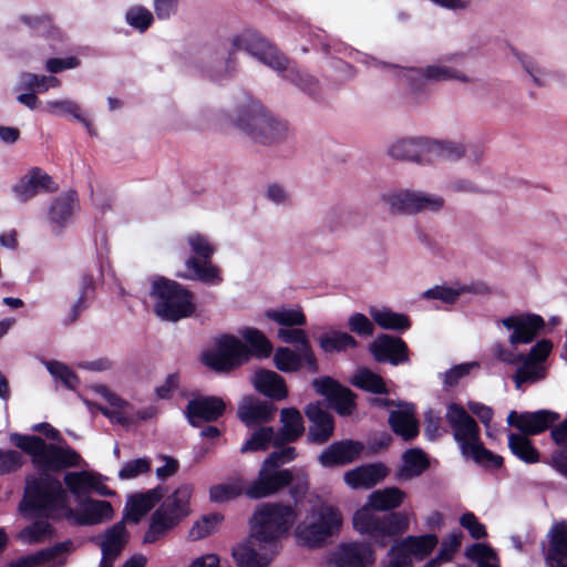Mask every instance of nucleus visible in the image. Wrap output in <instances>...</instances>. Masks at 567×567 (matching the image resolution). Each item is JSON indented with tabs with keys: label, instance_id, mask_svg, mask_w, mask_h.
I'll return each mask as SVG.
<instances>
[{
	"label": "nucleus",
	"instance_id": "obj_52",
	"mask_svg": "<svg viewBox=\"0 0 567 567\" xmlns=\"http://www.w3.org/2000/svg\"><path fill=\"white\" fill-rule=\"evenodd\" d=\"M274 363L281 372H296L301 367V357L290 348L280 347L275 352Z\"/></svg>",
	"mask_w": 567,
	"mask_h": 567
},
{
	"label": "nucleus",
	"instance_id": "obj_2",
	"mask_svg": "<svg viewBox=\"0 0 567 567\" xmlns=\"http://www.w3.org/2000/svg\"><path fill=\"white\" fill-rule=\"evenodd\" d=\"M246 51L258 59L264 64L276 71H284V78L289 80L300 90L317 100L320 96V85L318 80L308 73H303L296 68L289 66V59L272 43L261 37L258 32L247 29L229 40V45L225 42L219 43L214 49V61L225 63L224 74H210L214 81L229 79L236 68V53Z\"/></svg>",
	"mask_w": 567,
	"mask_h": 567
},
{
	"label": "nucleus",
	"instance_id": "obj_26",
	"mask_svg": "<svg viewBox=\"0 0 567 567\" xmlns=\"http://www.w3.org/2000/svg\"><path fill=\"white\" fill-rule=\"evenodd\" d=\"M389 474L385 464L378 462L357 466L343 475L344 483L353 488H372L382 482Z\"/></svg>",
	"mask_w": 567,
	"mask_h": 567
},
{
	"label": "nucleus",
	"instance_id": "obj_9",
	"mask_svg": "<svg viewBox=\"0 0 567 567\" xmlns=\"http://www.w3.org/2000/svg\"><path fill=\"white\" fill-rule=\"evenodd\" d=\"M389 154L396 159L430 163L435 158L456 161L465 154L461 143L447 141H431L429 138H402L394 143Z\"/></svg>",
	"mask_w": 567,
	"mask_h": 567
},
{
	"label": "nucleus",
	"instance_id": "obj_11",
	"mask_svg": "<svg viewBox=\"0 0 567 567\" xmlns=\"http://www.w3.org/2000/svg\"><path fill=\"white\" fill-rule=\"evenodd\" d=\"M245 343L231 334H224L216 340L215 348L202 353L204 365L217 373H229L245 362Z\"/></svg>",
	"mask_w": 567,
	"mask_h": 567
},
{
	"label": "nucleus",
	"instance_id": "obj_3",
	"mask_svg": "<svg viewBox=\"0 0 567 567\" xmlns=\"http://www.w3.org/2000/svg\"><path fill=\"white\" fill-rule=\"evenodd\" d=\"M405 493L399 487H385L369 496L368 505L353 515V527L360 534L368 535L380 547L388 546L391 538L401 536L409 528V518L404 513L391 512L377 515L373 511H392L401 506Z\"/></svg>",
	"mask_w": 567,
	"mask_h": 567
},
{
	"label": "nucleus",
	"instance_id": "obj_58",
	"mask_svg": "<svg viewBox=\"0 0 567 567\" xmlns=\"http://www.w3.org/2000/svg\"><path fill=\"white\" fill-rule=\"evenodd\" d=\"M241 494H245V489L239 485L231 483L217 484L212 486L209 489L210 501L215 503L228 502L237 498Z\"/></svg>",
	"mask_w": 567,
	"mask_h": 567
},
{
	"label": "nucleus",
	"instance_id": "obj_38",
	"mask_svg": "<svg viewBox=\"0 0 567 567\" xmlns=\"http://www.w3.org/2000/svg\"><path fill=\"white\" fill-rule=\"evenodd\" d=\"M63 483L73 496L80 498L89 495L92 488H96V475L89 471L68 472Z\"/></svg>",
	"mask_w": 567,
	"mask_h": 567
},
{
	"label": "nucleus",
	"instance_id": "obj_64",
	"mask_svg": "<svg viewBox=\"0 0 567 567\" xmlns=\"http://www.w3.org/2000/svg\"><path fill=\"white\" fill-rule=\"evenodd\" d=\"M460 524L467 529L471 537L474 539H482L487 536L485 525L480 523L478 518L472 512L464 513L460 518Z\"/></svg>",
	"mask_w": 567,
	"mask_h": 567
},
{
	"label": "nucleus",
	"instance_id": "obj_56",
	"mask_svg": "<svg viewBox=\"0 0 567 567\" xmlns=\"http://www.w3.org/2000/svg\"><path fill=\"white\" fill-rule=\"evenodd\" d=\"M224 516L219 513H213L203 518L199 522H196L195 525L189 530V536L193 539H202L213 534L217 526L223 520Z\"/></svg>",
	"mask_w": 567,
	"mask_h": 567
},
{
	"label": "nucleus",
	"instance_id": "obj_55",
	"mask_svg": "<svg viewBox=\"0 0 567 567\" xmlns=\"http://www.w3.org/2000/svg\"><path fill=\"white\" fill-rule=\"evenodd\" d=\"M125 20L134 29L145 32L152 25L154 17L148 9L136 6L127 10Z\"/></svg>",
	"mask_w": 567,
	"mask_h": 567
},
{
	"label": "nucleus",
	"instance_id": "obj_49",
	"mask_svg": "<svg viewBox=\"0 0 567 567\" xmlns=\"http://www.w3.org/2000/svg\"><path fill=\"white\" fill-rule=\"evenodd\" d=\"M437 543L439 538L435 534L408 536L403 542V547L406 549L408 553L423 558L429 556L433 551Z\"/></svg>",
	"mask_w": 567,
	"mask_h": 567
},
{
	"label": "nucleus",
	"instance_id": "obj_27",
	"mask_svg": "<svg viewBox=\"0 0 567 567\" xmlns=\"http://www.w3.org/2000/svg\"><path fill=\"white\" fill-rule=\"evenodd\" d=\"M163 498L162 487H155L143 493L130 495L122 520L138 523Z\"/></svg>",
	"mask_w": 567,
	"mask_h": 567
},
{
	"label": "nucleus",
	"instance_id": "obj_28",
	"mask_svg": "<svg viewBox=\"0 0 567 567\" xmlns=\"http://www.w3.org/2000/svg\"><path fill=\"white\" fill-rule=\"evenodd\" d=\"M281 427L276 432V447L296 443L305 434V422L297 408L280 411Z\"/></svg>",
	"mask_w": 567,
	"mask_h": 567
},
{
	"label": "nucleus",
	"instance_id": "obj_37",
	"mask_svg": "<svg viewBox=\"0 0 567 567\" xmlns=\"http://www.w3.org/2000/svg\"><path fill=\"white\" fill-rule=\"evenodd\" d=\"M44 110L56 116L71 115L74 120L85 126L90 135H95L93 125L89 118L83 115L81 106L71 100L48 101Z\"/></svg>",
	"mask_w": 567,
	"mask_h": 567
},
{
	"label": "nucleus",
	"instance_id": "obj_36",
	"mask_svg": "<svg viewBox=\"0 0 567 567\" xmlns=\"http://www.w3.org/2000/svg\"><path fill=\"white\" fill-rule=\"evenodd\" d=\"M127 543V530L124 520L115 523L104 533V538L100 544L104 556L117 558Z\"/></svg>",
	"mask_w": 567,
	"mask_h": 567
},
{
	"label": "nucleus",
	"instance_id": "obj_62",
	"mask_svg": "<svg viewBox=\"0 0 567 567\" xmlns=\"http://www.w3.org/2000/svg\"><path fill=\"white\" fill-rule=\"evenodd\" d=\"M348 326L351 332L359 337H372L374 333V324L363 313L355 312L349 317Z\"/></svg>",
	"mask_w": 567,
	"mask_h": 567
},
{
	"label": "nucleus",
	"instance_id": "obj_48",
	"mask_svg": "<svg viewBox=\"0 0 567 567\" xmlns=\"http://www.w3.org/2000/svg\"><path fill=\"white\" fill-rule=\"evenodd\" d=\"M265 316L282 327H303L307 324V318L301 308L297 309H269Z\"/></svg>",
	"mask_w": 567,
	"mask_h": 567
},
{
	"label": "nucleus",
	"instance_id": "obj_25",
	"mask_svg": "<svg viewBox=\"0 0 567 567\" xmlns=\"http://www.w3.org/2000/svg\"><path fill=\"white\" fill-rule=\"evenodd\" d=\"M276 411V405L270 401L245 396L238 406L237 415L247 427L264 426L274 420Z\"/></svg>",
	"mask_w": 567,
	"mask_h": 567
},
{
	"label": "nucleus",
	"instance_id": "obj_59",
	"mask_svg": "<svg viewBox=\"0 0 567 567\" xmlns=\"http://www.w3.org/2000/svg\"><path fill=\"white\" fill-rule=\"evenodd\" d=\"M20 21L30 28L38 35H50L53 27V19L50 14L27 16L22 14Z\"/></svg>",
	"mask_w": 567,
	"mask_h": 567
},
{
	"label": "nucleus",
	"instance_id": "obj_53",
	"mask_svg": "<svg viewBox=\"0 0 567 567\" xmlns=\"http://www.w3.org/2000/svg\"><path fill=\"white\" fill-rule=\"evenodd\" d=\"M520 362H523L522 367L514 374L516 389H519L524 383L536 382L544 378L543 368L539 364L527 359H523Z\"/></svg>",
	"mask_w": 567,
	"mask_h": 567
},
{
	"label": "nucleus",
	"instance_id": "obj_24",
	"mask_svg": "<svg viewBox=\"0 0 567 567\" xmlns=\"http://www.w3.org/2000/svg\"><path fill=\"white\" fill-rule=\"evenodd\" d=\"M59 188L53 178L40 167H32L28 174L23 175L12 187L17 198L25 203L38 195L40 192L53 193Z\"/></svg>",
	"mask_w": 567,
	"mask_h": 567
},
{
	"label": "nucleus",
	"instance_id": "obj_7",
	"mask_svg": "<svg viewBox=\"0 0 567 567\" xmlns=\"http://www.w3.org/2000/svg\"><path fill=\"white\" fill-rule=\"evenodd\" d=\"M192 494L193 486L183 484L164 499L151 516L150 526L143 536L144 544L156 543L189 514Z\"/></svg>",
	"mask_w": 567,
	"mask_h": 567
},
{
	"label": "nucleus",
	"instance_id": "obj_43",
	"mask_svg": "<svg viewBox=\"0 0 567 567\" xmlns=\"http://www.w3.org/2000/svg\"><path fill=\"white\" fill-rule=\"evenodd\" d=\"M352 385L373 394H388L389 389L383 378L368 368L360 369L351 380Z\"/></svg>",
	"mask_w": 567,
	"mask_h": 567
},
{
	"label": "nucleus",
	"instance_id": "obj_32",
	"mask_svg": "<svg viewBox=\"0 0 567 567\" xmlns=\"http://www.w3.org/2000/svg\"><path fill=\"white\" fill-rule=\"evenodd\" d=\"M255 389L265 396L281 401L288 396V389L285 379L278 373L261 369L254 377Z\"/></svg>",
	"mask_w": 567,
	"mask_h": 567
},
{
	"label": "nucleus",
	"instance_id": "obj_34",
	"mask_svg": "<svg viewBox=\"0 0 567 567\" xmlns=\"http://www.w3.org/2000/svg\"><path fill=\"white\" fill-rule=\"evenodd\" d=\"M430 467V460L425 452L419 447L406 450L402 454V465L398 471V477L411 480L420 476Z\"/></svg>",
	"mask_w": 567,
	"mask_h": 567
},
{
	"label": "nucleus",
	"instance_id": "obj_44",
	"mask_svg": "<svg viewBox=\"0 0 567 567\" xmlns=\"http://www.w3.org/2000/svg\"><path fill=\"white\" fill-rule=\"evenodd\" d=\"M270 445L276 447V431L272 426H258L240 447V453L264 452Z\"/></svg>",
	"mask_w": 567,
	"mask_h": 567
},
{
	"label": "nucleus",
	"instance_id": "obj_22",
	"mask_svg": "<svg viewBox=\"0 0 567 567\" xmlns=\"http://www.w3.org/2000/svg\"><path fill=\"white\" fill-rule=\"evenodd\" d=\"M370 352L379 363L400 365L409 361V347L400 338L386 333L379 334L370 344Z\"/></svg>",
	"mask_w": 567,
	"mask_h": 567
},
{
	"label": "nucleus",
	"instance_id": "obj_30",
	"mask_svg": "<svg viewBox=\"0 0 567 567\" xmlns=\"http://www.w3.org/2000/svg\"><path fill=\"white\" fill-rule=\"evenodd\" d=\"M548 547L545 554L548 567H567V525L555 523L548 534Z\"/></svg>",
	"mask_w": 567,
	"mask_h": 567
},
{
	"label": "nucleus",
	"instance_id": "obj_4",
	"mask_svg": "<svg viewBox=\"0 0 567 567\" xmlns=\"http://www.w3.org/2000/svg\"><path fill=\"white\" fill-rule=\"evenodd\" d=\"M298 514L290 504L264 503L251 519L252 537L261 545L277 547L279 539L287 534L297 520Z\"/></svg>",
	"mask_w": 567,
	"mask_h": 567
},
{
	"label": "nucleus",
	"instance_id": "obj_15",
	"mask_svg": "<svg viewBox=\"0 0 567 567\" xmlns=\"http://www.w3.org/2000/svg\"><path fill=\"white\" fill-rule=\"evenodd\" d=\"M113 515L110 502L86 497L79 502V511L68 504L62 517L74 526H93L111 519Z\"/></svg>",
	"mask_w": 567,
	"mask_h": 567
},
{
	"label": "nucleus",
	"instance_id": "obj_5",
	"mask_svg": "<svg viewBox=\"0 0 567 567\" xmlns=\"http://www.w3.org/2000/svg\"><path fill=\"white\" fill-rule=\"evenodd\" d=\"M235 125L252 141L264 145L279 142L287 133V125L275 118L254 99L238 107Z\"/></svg>",
	"mask_w": 567,
	"mask_h": 567
},
{
	"label": "nucleus",
	"instance_id": "obj_29",
	"mask_svg": "<svg viewBox=\"0 0 567 567\" xmlns=\"http://www.w3.org/2000/svg\"><path fill=\"white\" fill-rule=\"evenodd\" d=\"M388 423L392 432L405 442H411L419 436L420 422L415 417L413 404H404V409L391 411Z\"/></svg>",
	"mask_w": 567,
	"mask_h": 567
},
{
	"label": "nucleus",
	"instance_id": "obj_41",
	"mask_svg": "<svg viewBox=\"0 0 567 567\" xmlns=\"http://www.w3.org/2000/svg\"><path fill=\"white\" fill-rule=\"evenodd\" d=\"M94 293L95 282L93 275L90 272H84L81 277L80 296L76 302L71 308L68 319L64 320V324H71L79 319L81 312L87 307L86 301L89 299H92L94 297Z\"/></svg>",
	"mask_w": 567,
	"mask_h": 567
},
{
	"label": "nucleus",
	"instance_id": "obj_8",
	"mask_svg": "<svg viewBox=\"0 0 567 567\" xmlns=\"http://www.w3.org/2000/svg\"><path fill=\"white\" fill-rule=\"evenodd\" d=\"M342 515L338 507L329 504L312 506L306 519L296 528L300 544L308 548H321L339 533Z\"/></svg>",
	"mask_w": 567,
	"mask_h": 567
},
{
	"label": "nucleus",
	"instance_id": "obj_23",
	"mask_svg": "<svg viewBox=\"0 0 567 567\" xmlns=\"http://www.w3.org/2000/svg\"><path fill=\"white\" fill-rule=\"evenodd\" d=\"M558 419V413L548 410L523 413L511 411L507 416V423L509 426L516 427L527 436L537 435L547 431Z\"/></svg>",
	"mask_w": 567,
	"mask_h": 567
},
{
	"label": "nucleus",
	"instance_id": "obj_46",
	"mask_svg": "<svg viewBox=\"0 0 567 567\" xmlns=\"http://www.w3.org/2000/svg\"><path fill=\"white\" fill-rule=\"evenodd\" d=\"M54 535V527L47 520L38 519L22 528L18 539L25 544H40Z\"/></svg>",
	"mask_w": 567,
	"mask_h": 567
},
{
	"label": "nucleus",
	"instance_id": "obj_12",
	"mask_svg": "<svg viewBox=\"0 0 567 567\" xmlns=\"http://www.w3.org/2000/svg\"><path fill=\"white\" fill-rule=\"evenodd\" d=\"M315 391L327 399L328 404L339 415L349 416L357 408V394L331 377H321L312 381Z\"/></svg>",
	"mask_w": 567,
	"mask_h": 567
},
{
	"label": "nucleus",
	"instance_id": "obj_31",
	"mask_svg": "<svg viewBox=\"0 0 567 567\" xmlns=\"http://www.w3.org/2000/svg\"><path fill=\"white\" fill-rule=\"evenodd\" d=\"M374 563V553L369 544L342 545L337 555V567H368Z\"/></svg>",
	"mask_w": 567,
	"mask_h": 567
},
{
	"label": "nucleus",
	"instance_id": "obj_33",
	"mask_svg": "<svg viewBox=\"0 0 567 567\" xmlns=\"http://www.w3.org/2000/svg\"><path fill=\"white\" fill-rule=\"evenodd\" d=\"M243 339L245 340V355L243 357L244 362H248L250 358L267 359L270 357L274 350L271 341L266 334L257 328H245L240 331Z\"/></svg>",
	"mask_w": 567,
	"mask_h": 567
},
{
	"label": "nucleus",
	"instance_id": "obj_10",
	"mask_svg": "<svg viewBox=\"0 0 567 567\" xmlns=\"http://www.w3.org/2000/svg\"><path fill=\"white\" fill-rule=\"evenodd\" d=\"M187 243L194 256L186 262V271L176 272V277L184 280H198L207 285H219L223 281L220 270L212 264V257L215 252V246L208 238L199 233L187 237Z\"/></svg>",
	"mask_w": 567,
	"mask_h": 567
},
{
	"label": "nucleus",
	"instance_id": "obj_61",
	"mask_svg": "<svg viewBox=\"0 0 567 567\" xmlns=\"http://www.w3.org/2000/svg\"><path fill=\"white\" fill-rule=\"evenodd\" d=\"M148 472H151L150 458L141 457L126 462L120 470L118 477L121 480H132Z\"/></svg>",
	"mask_w": 567,
	"mask_h": 567
},
{
	"label": "nucleus",
	"instance_id": "obj_50",
	"mask_svg": "<svg viewBox=\"0 0 567 567\" xmlns=\"http://www.w3.org/2000/svg\"><path fill=\"white\" fill-rule=\"evenodd\" d=\"M463 534L461 530H456L451 533L446 538H444L441 543V548L435 558L430 561L432 567L440 565L441 563L451 561L454 557V554L457 551L462 544Z\"/></svg>",
	"mask_w": 567,
	"mask_h": 567
},
{
	"label": "nucleus",
	"instance_id": "obj_20",
	"mask_svg": "<svg viewBox=\"0 0 567 567\" xmlns=\"http://www.w3.org/2000/svg\"><path fill=\"white\" fill-rule=\"evenodd\" d=\"M363 451L364 444L361 441H334L318 455V462L324 468L341 467L358 461Z\"/></svg>",
	"mask_w": 567,
	"mask_h": 567
},
{
	"label": "nucleus",
	"instance_id": "obj_1",
	"mask_svg": "<svg viewBox=\"0 0 567 567\" xmlns=\"http://www.w3.org/2000/svg\"><path fill=\"white\" fill-rule=\"evenodd\" d=\"M10 443L31 457L38 475L25 478L23 497L19 504L25 517H45L58 520L56 512H64L69 496L59 478L53 476L64 470L79 467L82 456L70 445L47 443L38 435L10 434Z\"/></svg>",
	"mask_w": 567,
	"mask_h": 567
},
{
	"label": "nucleus",
	"instance_id": "obj_13",
	"mask_svg": "<svg viewBox=\"0 0 567 567\" xmlns=\"http://www.w3.org/2000/svg\"><path fill=\"white\" fill-rule=\"evenodd\" d=\"M445 419L453 431L454 440L460 444L462 454L481 439L477 422L463 405L452 402L447 405Z\"/></svg>",
	"mask_w": 567,
	"mask_h": 567
},
{
	"label": "nucleus",
	"instance_id": "obj_14",
	"mask_svg": "<svg viewBox=\"0 0 567 567\" xmlns=\"http://www.w3.org/2000/svg\"><path fill=\"white\" fill-rule=\"evenodd\" d=\"M392 213L416 214L422 210L436 212L444 205L442 197L430 196L424 193L400 190L382 196Z\"/></svg>",
	"mask_w": 567,
	"mask_h": 567
},
{
	"label": "nucleus",
	"instance_id": "obj_17",
	"mask_svg": "<svg viewBox=\"0 0 567 567\" xmlns=\"http://www.w3.org/2000/svg\"><path fill=\"white\" fill-rule=\"evenodd\" d=\"M405 78L411 92L415 95L426 93L429 82L458 80L467 82L468 78L460 71L445 65H429L426 68L410 69Z\"/></svg>",
	"mask_w": 567,
	"mask_h": 567
},
{
	"label": "nucleus",
	"instance_id": "obj_6",
	"mask_svg": "<svg viewBox=\"0 0 567 567\" xmlns=\"http://www.w3.org/2000/svg\"><path fill=\"white\" fill-rule=\"evenodd\" d=\"M151 296L156 300L154 312L163 320L176 322L192 317L196 310L194 293L179 282L165 277L153 280Z\"/></svg>",
	"mask_w": 567,
	"mask_h": 567
},
{
	"label": "nucleus",
	"instance_id": "obj_16",
	"mask_svg": "<svg viewBox=\"0 0 567 567\" xmlns=\"http://www.w3.org/2000/svg\"><path fill=\"white\" fill-rule=\"evenodd\" d=\"M227 403L217 395H198L188 401L185 408V416L193 427H199L203 423H214L225 415Z\"/></svg>",
	"mask_w": 567,
	"mask_h": 567
},
{
	"label": "nucleus",
	"instance_id": "obj_42",
	"mask_svg": "<svg viewBox=\"0 0 567 567\" xmlns=\"http://www.w3.org/2000/svg\"><path fill=\"white\" fill-rule=\"evenodd\" d=\"M508 447L511 452L520 461L534 464L539 461V452L534 446L533 442L526 436L520 434L511 433L508 436Z\"/></svg>",
	"mask_w": 567,
	"mask_h": 567
},
{
	"label": "nucleus",
	"instance_id": "obj_51",
	"mask_svg": "<svg viewBox=\"0 0 567 567\" xmlns=\"http://www.w3.org/2000/svg\"><path fill=\"white\" fill-rule=\"evenodd\" d=\"M463 455L472 457L478 464H491L494 468H501L504 463L503 457L487 450L481 439L467 449L466 454Z\"/></svg>",
	"mask_w": 567,
	"mask_h": 567
},
{
	"label": "nucleus",
	"instance_id": "obj_47",
	"mask_svg": "<svg viewBox=\"0 0 567 567\" xmlns=\"http://www.w3.org/2000/svg\"><path fill=\"white\" fill-rule=\"evenodd\" d=\"M358 341L347 332L334 331L319 338V346L326 353L341 352L358 347Z\"/></svg>",
	"mask_w": 567,
	"mask_h": 567
},
{
	"label": "nucleus",
	"instance_id": "obj_39",
	"mask_svg": "<svg viewBox=\"0 0 567 567\" xmlns=\"http://www.w3.org/2000/svg\"><path fill=\"white\" fill-rule=\"evenodd\" d=\"M233 557L238 567H267L271 561V557L259 554L250 542L235 546Z\"/></svg>",
	"mask_w": 567,
	"mask_h": 567
},
{
	"label": "nucleus",
	"instance_id": "obj_54",
	"mask_svg": "<svg viewBox=\"0 0 567 567\" xmlns=\"http://www.w3.org/2000/svg\"><path fill=\"white\" fill-rule=\"evenodd\" d=\"M362 216L360 214L346 209L333 210L327 217V224L330 230L355 226L360 224Z\"/></svg>",
	"mask_w": 567,
	"mask_h": 567
},
{
	"label": "nucleus",
	"instance_id": "obj_45",
	"mask_svg": "<svg viewBox=\"0 0 567 567\" xmlns=\"http://www.w3.org/2000/svg\"><path fill=\"white\" fill-rule=\"evenodd\" d=\"M374 322L385 330L406 331L411 328L412 322L409 316L394 312L391 310H377L371 312Z\"/></svg>",
	"mask_w": 567,
	"mask_h": 567
},
{
	"label": "nucleus",
	"instance_id": "obj_18",
	"mask_svg": "<svg viewBox=\"0 0 567 567\" xmlns=\"http://www.w3.org/2000/svg\"><path fill=\"white\" fill-rule=\"evenodd\" d=\"M292 481L293 473L289 468L281 471L260 468L256 480L245 488V495L250 499L265 498L288 487Z\"/></svg>",
	"mask_w": 567,
	"mask_h": 567
},
{
	"label": "nucleus",
	"instance_id": "obj_21",
	"mask_svg": "<svg viewBox=\"0 0 567 567\" xmlns=\"http://www.w3.org/2000/svg\"><path fill=\"white\" fill-rule=\"evenodd\" d=\"M502 324L506 329L513 330L509 342L517 346L533 342L545 328V320L539 315L525 313L503 318Z\"/></svg>",
	"mask_w": 567,
	"mask_h": 567
},
{
	"label": "nucleus",
	"instance_id": "obj_63",
	"mask_svg": "<svg viewBox=\"0 0 567 567\" xmlns=\"http://www.w3.org/2000/svg\"><path fill=\"white\" fill-rule=\"evenodd\" d=\"M289 495L293 499L295 508L303 501L309 491V478L305 473L295 475L291 484L288 485Z\"/></svg>",
	"mask_w": 567,
	"mask_h": 567
},
{
	"label": "nucleus",
	"instance_id": "obj_40",
	"mask_svg": "<svg viewBox=\"0 0 567 567\" xmlns=\"http://www.w3.org/2000/svg\"><path fill=\"white\" fill-rule=\"evenodd\" d=\"M78 204V193L75 190H69L65 194L54 199L50 208V219L63 226L66 220L71 217L74 206Z\"/></svg>",
	"mask_w": 567,
	"mask_h": 567
},
{
	"label": "nucleus",
	"instance_id": "obj_57",
	"mask_svg": "<svg viewBox=\"0 0 567 567\" xmlns=\"http://www.w3.org/2000/svg\"><path fill=\"white\" fill-rule=\"evenodd\" d=\"M47 368L49 372L55 379H59L66 389L75 390L79 384V378L68 365L58 361H50L48 362Z\"/></svg>",
	"mask_w": 567,
	"mask_h": 567
},
{
	"label": "nucleus",
	"instance_id": "obj_19",
	"mask_svg": "<svg viewBox=\"0 0 567 567\" xmlns=\"http://www.w3.org/2000/svg\"><path fill=\"white\" fill-rule=\"evenodd\" d=\"M305 415L310 422L307 441L311 444L323 445L333 436L336 422L320 401L310 402L305 406Z\"/></svg>",
	"mask_w": 567,
	"mask_h": 567
},
{
	"label": "nucleus",
	"instance_id": "obj_35",
	"mask_svg": "<svg viewBox=\"0 0 567 567\" xmlns=\"http://www.w3.org/2000/svg\"><path fill=\"white\" fill-rule=\"evenodd\" d=\"M72 546L71 540L58 543L51 547L41 549L35 554L22 556L18 558L12 566L13 567H37L53 561L61 555L68 553Z\"/></svg>",
	"mask_w": 567,
	"mask_h": 567
},
{
	"label": "nucleus",
	"instance_id": "obj_60",
	"mask_svg": "<svg viewBox=\"0 0 567 567\" xmlns=\"http://www.w3.org/2000/svg\"><path fill=\"white\" fill-rule=\"evenodd\" d=\"M24 464L22 454L17 450H0V476L19 471Z\"/></svg>",
	"mask_w": 567,
	"mask_h": 567
}]
</instances>
